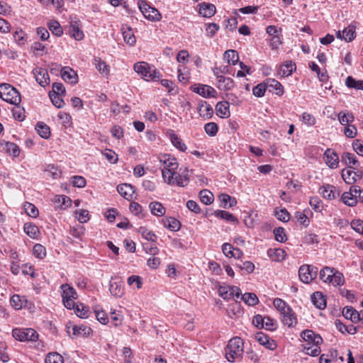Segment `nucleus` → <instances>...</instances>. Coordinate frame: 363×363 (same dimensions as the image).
<instances>
[{
    "instance_id": "obj_20",
    "label": "nucleus",
    "mask_w": 363,
    "mask_h": 363,
    "mask_svg": "<svg viewBox=\"0 0 363 363\" xmlns=\"http://www.w3.org/2000/svg\"><path fill=\"white\" fill-rule=\"evenodd\" d=\"M117 191L124 199L130 201L133 199L135 193V188L129 184H121L117 186Z\"/></svg>"
},
{
    "instance_id": "obj_14",
    "label": "nucleus",
    "mask_w": 363,
    "mask_h": 363,
    "mask_svg": "<svg viewBox=\"0 0 363 363\" xmlns=\"http://www.w3.org/2000/svg\"><path fill=\"white\" fill-rule=\"evenodd\" d=\"M324 160L326 164L331 169L338 167L340 159L337 154L332 149L328 148L324 152Z\"/></svg>"
},
{
    "instance_id": "obj_45",
    "label": "nucleus",
    "mask_w": 363,
    "mask_h": 363,
    "mask_svg": "<svg viewBox=\"0 0 363 363\" xmlns=\"http://www.w3.org/2000/svg\"><path fill=\"white\" fill-rule=\"evenodd\" d=\"M50 30L57 36H61L63 33L62 28L60 23L57 21L52 20L48 23Z\"/></svg>"
},
{
    "instance_id": "obj_34",
    "label": "nucleus",
    "mask_w": 363,
    "mask_h": 363,
    "mask_svg": "<svg viewBox=\"0 0 363 363\" xmlns=\"http://www.w3.org/2000/svg\"><path fill=\"white\" fill-rule=\"evenodd\" d=\"M223 58L229 65H235L239 61V55L235 50H228L225 52Z\"/></svg>"
},
{
    "instance_id": "obj_38",
    "label": "nucleus",
    "mask_w": 363,
    "mask_h": 363,
    "mask_svg": "<svg viewBox=\"0 0 363 363\" xmlns=\"http://www.w3.org/2000/svg\"><path fill=\"white\" fill-rule=\"evenodd\" d=\"M169 138L172 145L182 152H185L186 150V145L183 143L182 140L174 132L169 134Z\"/></svg>"
},
{
    "instance_id": "obj_40",
    "label": "nucleus",
    "mask_w": 363,
    "mask_h": 363,
    "mask_svg": "<svg viewBox=\"0 0 363 363\" xmlns=\"http://www.w3.org/2000/svg\"><path fill=\"white\" fill-rule=\"evenodd\" d=\"M215 216L217 218H220L224 219L230 223H238V220L236 217H235L232 213L228 211L218 210L215 211Z\"/></svg>"
},
{
    "instance_id": "obj_15",
    "label": "nucleus",
    "mask_w": 363,
    "mask_h": 363,
    "mask_svg": "<svg viewBox=\"0 0 363 363\" xmlns=\"http://www.w3.org/2000/svg\"><path fill=\"white\" fill-rule=\"evenodd\" d=\"M362 172L359 170L354 171L350 168H346L342 170V177L343 180L349 184L354 183L357 179H361Z\"/></svg>"
},
{
    "instance_id": "obj_48",
    "label": "nucleus",
    "mask_w": 363,
    "mask_h": 363,
    "mask_svg": "<svg viewBox=\"0 0 363 363\" xmlns=\"http://www.w3.org/2000/svg\"><path fill=\"white\" fill-rule=\"evenodd\" d=\"M241 298L246 304L252 306H255L259 301L257 296L254 293H245Z\"/></svg>"
},
{
    "instance_id": "obj_29",
    "label": "nucleus",
    "mask_w": 363,
    "mask_h": 363,
    "mask_svg": "<svg viewBox=\"0 0 363 363\" xmlns=\"http://www.w3.org/2000/svg\"><path fill=\"white\" fill-rule=\"evenodd\" d=\"M311 301L319 309H324L326 307V299L320 291H315L312 294Z\"/></svg>"
},
{
    "instance_id": "obj_55",
    "label": "nucleus",
    "mask_w": 363,
    "mask_h": 363,
    "mask_svg": "<svg viewBox=\"0 0 363 363\" xmlns=\"http://www.w3.org/2000/svg\"><path fill=\"white\" fill-rule=\"evenodd\" d=\"M49 96L52 104L55 107L60 108L64 106L65 102L61 98L60 94H57L56 93H49Z\"/></svg>"
},
{
    "instance_id": "obj_19",
    "label": "nucleus",
    "mask_w": 363,
    "mask_h": 363,
    "mask_svg": "<svg viewBox=\"0 0 363 363\" xmlns=\"http://www.w3.org/2000/svg\"><path fill=\"white\" fill-rule=\"evenodd\" d=\"M337 37L340 39H344L347 42L352 41L356 37V27L350 24L342 31L339 30L337 33Z\"/></svg>"
},
{
    "instance_id": "obj_23",
    "label": "nucleus",
    "mask_w": 363,
    "mask_h": 363,
    "mask_svg": "<svg viewBox=\"0 0 363 363\" xmlns=\"http://www.w3.org/2000/svg\"><path fill=\"white\" fill-rule=\"evenodd\" d=\"M68 33L70 37L76 40H81L84 38V33L79 28V24L77 21L72 22L69 26Z\"/></svg>"
},
{
    "instance_id": "obj_58",
    "label": "nucleus",
    "mask_w": 363,
    "mask_h": 363,
    "mask_svg": "<svg viewBox=\"0 0 363 363\" xmlns=\"http://www.w3.org/2000/svg\"><path fill=\"white\" fill-rule=\"evenodd\" d=\"M33 255L39 259H43L46 255V250L40 244H35L33 248Z\"/></svg>"
},
{
    "instance_id": "obj_60",
    "label": "nucleus",
    "mask_w": 363,
    "mask_h": 363,
    "mask_svg": "<svg viewBox=\"0 0 363 363\" xmlns=\"http://www.w3.org/2000/svg\"><path fill=\"white\" fill-rule=\"evenodd\" d=\"M204 130L208 135L215 136L218 133V125L213 122L208 123L204 125Z\"/></svg>"
},
{
    "instance_id": "obj_56",
    "label": "nucleus",
    "mask_w": 363,
    "mask_h": 363,
    "mask_svg": "<svg viewBox=\"0 0 363 363\" xmlns=\"http://www.w3.org/2000/svg\"><path fill=\"white\" fill-rule=\"evenodd\" d=\"M24 209L27 215L30 217L36 218L38 216V210L35 206L31 203L26 202Z\"/></svg>"
},
{
    "instance_id": "obj_5",
    "label": "nucleus",
    "mask_w": 363,
    "mask_h": 363,
    "mask_svg": "<svg viewBox=\"0 0 363 363\" xmlns=\"http://www.w3.org/2000/svg\"><path fill=\"white\" fill-rule=\"evenodd\" d=\"M138 4L140 11L147 20L151 21H159L162 18V15L159 11L149 5L146 1L138 0Z\"/></svg>"
},
{
    "instance_id": "obj_6",
    "label": "nucleus",
    "mask_w": 363,
    "mask_h": 363,
    "mask_svg": "<svg viewBox=\"0 0 363 363\" xmlns=\"http://www.w3.org/2000/svg\"><path fill=\"white\" fill-rule=\"evenodd\" d=\"M318 269L314 265L303 264L299 267L298 277L300 280L304 284L311 283L316 278Z\"/></svg>"
},
{
    "instance_id": "obj_50",
    "label": "nucleus",
    "mask_w": 363,
    "mask_h": 363,
    "mask_svg": "<svg viewBox=\"0 0 363 363\" xmlns=\"http://www.w3.org/2000/svg\"><path fill=\"white\" fill-rule=\"evenodd\" d=\"M338 120L342 125H346L354 121V116L352 113L340 112L338 114Z\"/></svg>"
},
{
    "instance_id": "obj_26",
    "label": "nucleus",
    "mask_w": 363,
    "mask_h": 363,
    "mask_svg": "<svg viewBox=\"0 0 363 363\" xmlns=\"http://www.w3.org/2000/svg\"><path fill=\"white\" fill-rule=\"evenodd\" d=\"M60 74L62 79L70 84H76L78 82V75L75 69H60Z\"/></svg>"
},
{
    "instance_id": "obj_2",
    "label": "nucleus",
    "mask_w": 363,
    "mask_h": 363,
    "mask_svg": "<svg viewBox=\"0 0 363 363\" xmlns=\"http://www.w3.org/2000/svg\"><path fill=\"white\" fill-rule=\"evenodd\" d=\"M320 279L325 283H329L334 286H342L345 279L342 273L335 268L324 267L319 272Z\"/></svg>"
},
{
    "instance_id": "obj_64",
    "label": "nucleus",
    "mask_w": 363,
    "mask_h": 363,
    "mask_svg": "<svg viewBox=\"0 0 363 363\" xmlns=\"http://www.w3.org/2000/svg\"><path fill=\"white\" fill-rule=\"evenodd\" d=\"M309 203L314 211L320 212L323 208L322 201L318 197H312L310 199Z\"/></svg>"
},
{
    "instance_id": "obj_46",
    "label": "nucleus",
    "mask_w": 363,
    "mask_h": 363,
    "mask_svg": "<svg viewBox=\"0 0 363 363\" xmlns=\"http://www.w3.org/2000/svg\"><path fill=\"white\" fill-rule=\"evenodd\" d=\"M4 149L7 153L13 157H18L20 154V148L13 143L6 142L4 145Z\"/></svg>"
},
{
    "instance_id": "obj_54",
    "label": "nucleus",
    "mask_w": 363,
    "mask_h": 363,
    "mask_svg": "<svg viewBox=\"0 0 363 363\" xmlns=\"http://www.w3.org/2000/svg\"><path fill=\"white\" fill-rule=\"evenodd\" d=\"M45 172L47 176L52 177V179L59 178L61 175V171L58 169L57 167L53 164L48 165L45 169Z\"/></svg>"
},
{
    "instance_id": "obj_49",
    "label": "nucleus",
    "mask_w": 363,
    "mask_h": 363,
    "mask_svg": "<svg viewBox=\"0 0 363 363\" xmlns=\"http://www.w3.org/2000/svg\"><path fill=\"white\" fill-rule=\"evenodd\" d=\"M94 313L96 319L104 325H106L108 322V318L106 312L100 308L99 307H96L94 309Z\"/></svg>"
},
{
    "instance_id": "obj_16",
    "label": "nucleus",
    "mask_w": 363,
    "mask_h": 363,
    "mask_svg": "<svg viewBox=\"0 0 363 363\" xmlns=\"http://www.w3.org/2000/svg\"><path fill=\"white\" fill-rule=\"evenodd\" d=\"M255 338L261 345L270 350H274L277 347L276 342L273 339L262 332L257 333Z\"/></svg>"
},
{
    "instance_id": "obj_59",
    "label": "nucleus",
    "mask_w": 363,
    "mask_h": 363,
    "mask_svg": "<svg viewBox=\"0 0 363 363\" xmlns=\"http://www.w3.org/2000/svg\"><path fill=\"white\" fill-rule=\"evenodd\" d=\"M13 116L15 119L18 121H22L25 118V110L23 108L18 105H15V107L12 109Z\"/></svg>"
},
{
    "instance_id": "obj_4",
    "label": "nucleus",
    "mask_w": 363,
    "mask_h": 363,
    "mask_svg": "<svg viewBox=\"0 0 363 363\" xmlns=\"http://www.w3.org/2000/svg\"><path fill=\"white\" fill-rule=\"evenodd\" d=\"M0 98L13 105H19L21 101L18 91L9 84H0Z\"/></svg>"
},
{
    "instance_id": "obj_30",
    "label": "nucleus",
    "mask_w": 363,
    "mask_h": 363,
    "mask_svg": "<svg viewBox=\"0 0 363 363\" xmlns=\"http://www.w3.org/2000/svg\"><path fill=\"white\" fill-rule=\"evenodd\" d=\"M320 192L323 198L332 200L336 197L337 191L334 186L332 185H324L320 189Z\"/></svg>"
},
{
    "instance_id": "obj_52",
    "label": "nucleus",
    "mask_w": 363,
    "mask_h": 363,
    "mask_svg": "<svg viewBox=\"0 0 363 363\" xmlns=\"http://www.w3.org/2000/svg\"><path fill=\"white\" fill-rule=\"evenodd\" d=\"M273 304L277 310L280 312L281 315L284 314L286 311L287 308H290V306L284 300L279 298H276L274 300Z\"/></svg>"
},
{
    "instance_id": "obj_8",
    "label": "nucleus",
    "mask_w": 363,
    "mask_h": 363,
    "mask_svg": "<svg viewBox=\"0 0 363 363\" xmlns=\"http://www.w3.org/2000/svg\"><path fill=\"white\" fill-rule=\"evenodd\" d=\"M218 294L224 300L229 301L234 296L237 298H239L241 295V290L238 286H220L218 288Z\"/></svg>"
},
{
    "instance_id": "obj_17",
    "label": "nucleus",
    "mask_w": 363,
    "mask_h": 363,
    "mask_svg": "<svg viewBox=\"0 0 363 363\" xmlns=\"http://www.w3.org/2000/svg\"><path fill=\"white\" fill-rule=\"evenodd\" d=\"M281 322L289 328H294L297 325L296 315L291 307L287 308L286 311L281 315Z\"/></svg>"
},
{
    "instance_id": "obj_12",
    "label": "nucleus",
    "mask_w": 363,
    "mask_h": 363,
    "mask_svg": "<svg viewBox=\"0 0 363 363\" xmlns=\"http://www.w3.org/2000/svg\"><path fill=\"white\" fill-rule=\"evenodd\" d=\"M301 338L304 340L305 343L310 345L317 344L321 345L323 343V339L321 336L316 334L311 330H305L301 333Z\"/></svg>"
},
{
    "instance_id": "obj_1",
    "label": "nucleus",
    "mask_w": 363,
    "mask_h": 363,
    "mask_svg": "<svg viewBox=\"0 0 363 363\" xmlns=\"http://www.w3.org/2000/svg\"><path fill=\"white\" fill-rule=\"evenodd\" d=\"M158 158L160 162L164 165V169L162 170L163 179L168 184L174 183L175 170L179 166L177 159L168 154L160 155Z\"/></svg>"
},
{
    "instance_id": "obj_25",
    "label": "nucleus",
    "mask_w": 363,
    "mask_h": 363,
    "mask_svg": "<svg viewBox=\"0 0 363 363\" xmlns=\"http://www.w3.org/2000/svg\"><path fill=\"white\" fill-rule=\"evenodd\" d=\"M267 89L270 92H275L277 95L284 94V88L280 82L274 79H268L265 81Z\"/></svg>"
},
{
    "instance_id": "obj_18",
    "label": "nucleus",
    "mask_w": 363,
    "mask_h": 363,
    "mask_svg": "<svg viewBox=\"0 0 363 363\" xmlns=\"http://www.w3.org/2000/svg\"><path fill=\"white\" fill-rule=\"evenodd\" d=\"M199 13L205 18H211L216 12V8L214 4L211 3L202 2L198 4Z\"/></svg>"
},
{
    "instance_id": "obj_7",
    "label": "nucleus",
    "mask_w": 363,
    "mask_h": 363,
    "mask_svg": "<svg viewBox=\"0 0 363 363\" xmlns=\"http://www.w3.org/2000/svg\"><path fill=\"white\" fill-rule=\"evenodd\" d=\"M13 337L21 342L32 341L38 339V335L33 328H14L12 330Z\"/></svg>"
},
{
    "instance_id": "obj_13",
    "label": "nucleus",
    "mask_w": 363,
    "mask_h": 363,
    "mask_svg": "<svg viewBox=\"0 0 363 363\" xmlns=\"http://www.w3.org/2000/svg\"><path fill=\"white\" fill-rule=\"evenodd\" d=\"M139 77L147 82L158 81L162 77L157 69H134Z\"/></svg>"
},
{
    "instance_id": "obj_57",
    "label": "nucleus",
    "mask_w": 363,
    "mask_h": 363,
    "mask_svg": "<svg viewBox=\"0 0 363 363\" xmlns=\"http://www.w3.org/2000/svg\"><path fill=\"white\" fill-rule=\"evenodd\" d=\"M267 89L265 82L260 83L252 89V94L257 97H262Z\"/></svg>"
},
{
    "instance_id": "obj_36",
    "label": "nucleus",
    "mask_w": 363,
    "mask_h": 363,
    "mask_svg": "<svg viewBox=\"0 0 363 363\" xmlns=\"http://www.w3.org/2000/svg\"><path fill=\"white\" fill-rule=\"evenodd\" d=\"M267 255L274 261L280 262L285 259L286 253L284 250L277 248V249H269L267 251Z\"/></svg>"
},
{
    "instance_id": "obj_28",
    "label": "nucleus",
    "mask_w": 363,
    "mask_h": 363,
    "mask_svg": "<svg viewBox=\"0 0 363 363\" xmlns=\"http://www.w3.org/2000/svg\"><path fill=\"white\" fill-rule=\"evenodd\" d=\"M341 162L345 165H347L349 168H354L355 167H358L359 164L356 156L350 152H344L342 155Z\"/></svg>"
},
{
    "instance_id": "obj_61",
    "label": "nucleus",
    "mask_w": 363,
    "mask_h": 363,
    "mask_svg": "<svg viewBox=\"0 0 363 363\" xmlns=\"http://www.w3.org/2000/svg\"><path fill=\"white\" fill-rule=\"evenodd\" d=\"M275 240L280 242H284L286 240V235L283 228H277L274 230Z\"/></svg>"
},
{
    "instance_id": "obj_9",
    "label": "nucleus",
    "mask_w": 363,
    "mask_h": 363,
    "mask_svg": "<svg viewBox=\"0 0 363 363\" xmlns=\"http://www.w3.org/2000/svg\"><path fill=\"white\" fill-rule=\"evenodd\" d=\"M214 74L216 76V79L218 81V83L219 84L220 87H223V89L225 90L230 89L234 86V82L233 79L230 77H225L223 76L222 74H220V72L221 74H231L230 72H228L229 69H213Z\"/></svg>"
},
{
    "instance_id": "obj_62",
    "label": "nucleus",
    "mask_w": 363,
    "mask_h": 363,
    "mask_svg": "<svg viewBox=\"0 0 363 363\" xmlns=\"http://www.w3.org/2000/svg\"><path fill=\"white\" fill-rule=\"evenodd\" d=\"M264 327L262 328H264L268 330H275L277 328V322L274 319L269 318V316H264Z\"/></svg>"
},
{
    "instance_id": "obj_43",
    "label": "nucleus",
    "mask_w": 363,
    "mask_h": 363,
    "mask_svg": "<svg viewBox=\"0 0 363 363\" xmlns=\"http://www.w3.org/2000/svg\"><path fill=\"white\" fill-rule=\"evenodd\" d=\"M23 229L24 232L29 237L33 238H35L40 233L38 228L35 225L30 223H25Z\"/></svg>"
},
{
    "instance_id": "obj_44",
    "label": "nucleus",
    "mask_w": 363,
    "mask_h": 363,
    "mask_svg": "<svg viewBox=\"0 0 363 363\" xmlns=\"http://www.w3.org/2000/svg\"><path fill=\"white\" fill-rule=\"evenodd\" d=\"M201 201L206 204L209 205L213 201V194L207 189H203L199 192Z\"/></svg>"
},
{
    "instance_id": "obj_10",
    "label": "nucleus",
    "mask_w": 363,
    "mask_h": 363,
    "mask_svg": "<svg viewBox=\"0 0 363 363\" xmlns=\"http://www.w3.org/2000/svg\"><path fill=\"white\" fill-rule=\"evenodd\" d=\"M109 291L115 297L120 298L124 294L122 279L118 276L112 277L109 283Z\"/></svg>"
},
{
    "instance_id": "obj_41",
    "label": "nucleus",
    "mask_w": 363,
    "mask_h": 363,
    "mask_svg": "<svg viewBox=\"0 0 363 363\" xmlns=\"http://www.w3.org/2000/svg\"><path fill=\"white\" fill-rule=\"evenodd\" d=\"M39 135L43 138H48L50 136V130L48 125L43 122H38L35 128Z\"/></svg>"
},
{
    "instance_id": "obj_32",
    "label": "nucleus",
    "mask_w": 363,
    "mask_h": 363,
    "mask_svg": "<svg viewBox=\"0 0 363 363\" xmlns=\"http://www.w3.org/2000/svg\"><path fill=\"white\" fill-rule=\"evenodd\" d=\"M164 228L172 231H178L181 228L180 222L172 217H165L162 219Z\"/></svg>"
},
{
    "instance_id": "obj_24",
    "label": "nucleus",
    "mask_w": 363,
    "mask_h": 363,
    "mask_svg": "<svg viewBox=\"0 0 363 363\" xmlns=\"http://www.w3.org/2000/svg\"><path fill=\"white\" fill-rule=\"evenodd\" d=\"M121 31L124 41L129 45H134L135 44L136 39L132 28L127 25H123Z\"/></svg>"
},
{
    "instance_id": "obj_22",
    "label": "nucleus",
    "mask_w": 363,
    "mask_h": 363,
    "mask_svg": "<svg viewBox=\"0 0 363 363\" xmlns=\"http://www.w3.org/2000/svg\"><path fill=\"white\" fill-rule=\"evenodd\" d=\"M342 315L345 318L350 320L353 323H357L360 320H363V318H361L360 313L352 306L345 307L342 310Z\"/></svg>"
},
{
    "instance_id": "obj_35",
    "label": "nucleus",
    "mask_w": 363,
    "mask_h": 363,
    "mask_svg": "<svg viewBox=\"0 0 363 363\" xmlns=\"http://www.w3.org/2000/svg\"><path fill=\"white\" fill-rule=\"evenodd\" d=\"M62 298H77V294L75 289L68 284L61 285Z\"/></svg>"
},
{
    "instance_id": "obj_42",
    "label": "nucleus",
    "mask_w": 363,
    "mask_h": 363,
    "mask_svg": "<svg viewBox=\"0 0 363 363\" xmlns=\"http://www.w3.org/2000/svg\"><path fill=\"white\" fill-rule=\"evenodd\" d=\"M345 84L349 88H353L357 90H363V80H356L351 76L347 77L345 80Z\"/></svg>"
},
{
    "instance_id": "obj_11",
    "label": "nucleus",
    "mask_w": 363,
    "mask_h": 363,
    "mask_svg": "<svg viewBox=\"0 0 363 363\" xmlns=\"http://www.w3.org/2000/svg\"><path fill=\"white\" fill-rule=\"evenodd\" d=\"M191 89L204 98L215 97L217 94L214 88L205 84H194Z\"/></svg>"
},
{
    "instance_id": "obj_51",
    "label": "nucleus",
    "mask_w": 363,
    "mask_h": 363,
    "mask_svg": "<svg viewBox=\"0 0 363 363\" xmlns=\"http://www.w3.org/2000/svg\"><path fill=\"white\" fill-rule=\"evenodd\" d=\"M45 363H64L62 355L57 352L49 353L45 359Z\"/></svg>"
},
{
    "instance_id": "obj_31",
    "label": "nucleus",
    "mask_w": 363,
    "mask_h": 363,
    "mask_svg": "<svg viewBox=\"0 0 363 363\" xmlns=\"http://www.w3.org/2000/svg\"><path fill=\"white\" fill-rule=\"evenodd\" d=\"M320 345L313 344L310 345L308 343H304L302 345L303 352L310 356L317 357L320 354L321 350L320 347Z\"/></svg>"
},
{
    "instance_id": "obj_37",
    "label": "nucleus",
    "mask_w": 363,
    "mask_h": 363,
    "mask_svg": "<svg viewBox=\"0 0 363 363\" xmlns=\"http://www.w3.org/2000/svg\"><path fill=\"white\" fill-rule=\"evenodd\" d=\"M151 213L157 216H162L165 214V208L162 204L157 201H152L149 205Z\"/></svg>"
},
{
    "instance_id": "obj_27",
    "label": "nucleus",
    "mask_w": 363,
    "mask_h": 363,
    "mask_svg": "<svg viewBox=\"0 0 363 363\" xmlns=\"http://www.w3.org/2000/svg\"><path fill=\"white\" fill-rule=\"evenodd\" d=\"M199 113L201 117L205 119H209L213 114V107L206 101H202L199 104Z\"/></svg>"
},
{
    "instance_id": "obj_33",
    "label": "nucleus",
    "mask_w": 363,
    "mask_h": 363,
    "mask_svg": "<svg viewBox=\"0 0 363 363\" xmlns=\"http://www.w3.org/2000/svg\"><path fill=\"white\" fill-rule=\"evenodd\" d=\"M216 114L220 118L230 116L229 105L227 101H220L216 106Z\"/></svg>"
},
{
    "instance_id": "obj_21",
    "label": "nucleus",
    "mask_w": 363,
    "mask_h": 363,
    "mask_svg": "<svg viewBox=\"0 0 363 363\" xmlns=\"http://www.w3.org/2000/svg\"><path fill=\"white\" fill-rule=\"evenodd\" d=\"M33 74L36 82L41 86L45 87L50 84V77L48 69H33Z\"/></svg>"
},
{
    "instance_id": "obj_53",
    "label": "nucleus",
    "mask_w": 363,
    "mask_h": 363,
    "mask_svg": "<svg viewBox=\"0 0 363 363\" xmlns=\"http://www.w3.org/2000/svg\"><path fill=\"white\" fill-rule=\"evenodd\" d=\"M76 315L81 318H86L89 316V310L83 304H77L74 309Z\"/></svg>"
},
{
    "instance_id": "obj_39",
    "label": "nucleus",
    "mask_w": 363,
    "mask_h": 363,
    "mask_svg": "<svg viewBox=\"0 0 363 363\" xmlns=\"http://www.w3.org/2000/svg\"><path fill=\"white\" fill-rule=\"evenodd\" d=\"M72 331L74 336H89L92 333L91 328L86 325H74Z\"/></svg>"
},
{
    "instance_id": "obj_63",
    "label": "nucleus",
    "mask_w": 363,
    "mask_h": 363,
    "mask_svg": "<svg viewBox=\"0 0 363 363\" xmlns=\"http://www.w3.org/2000/svg\"><path fill=\"white\" fill-rule=\"evenodd\" d=\"M275 216L279 220L283 222H287L290 218V214L289 213L286 208L276 210Z\"/></svg>"
},
{
    "instance_id": "obj_47",
    "label": "nucleus",
    "mask_w": 363,
    "mask_h": 363,
    "mask_svg": "<svg viewBox=\"0 0 363 363\" xmlns=\"http://www.w3.org/2000/svg\"><path fill=\"white\" fill-rule=\"evenodd\" d=\"M341 200L342 202L348 206H354L357 203L356 197L352 195V193L344 192L342 194Z\"/></svg>"
},
{
    "instance_id": "obj_3",
    "label": "nucleus",
    "mask_w": 363,
    "mask_h": 363,
    "mask_svg": "<svg viewBox=\"0 0 363 363\" xmlns=\"http://www.w3.org/2000/svg\"><path fill=\"white\" fill-rule=\"evenodd\" d=\"M243 341L239 337L230 339L225 348V357L228 361L233 362L237 358L242 357L243 353Z\"/></svg>"
}]
</instances>
